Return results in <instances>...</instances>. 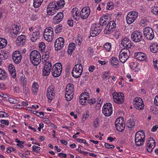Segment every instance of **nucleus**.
Masks as SVG:
<instances>
[{
	"instance_id": "obj_1",
	"label": "nucleus",
	"mask_w": 158,
	"mask_h": 158,
	"mask_svg": "<svg viewBox=\"0 0 158 158\" xmlns=\"http://www.w3.org/2000/svg\"><path fill=\"white\" fill-rule=\"evenodd\" d=\"M30 61L32 64L36 66L40 62L41 56L40 53L36 50L32 51L30 55Z\"/></svg>"
},
{
	"instance_id": "obj_2",
	"label": "nucleus",
	"mask_w": 158,
	"mask_h": 158,
	"mask_svg": "<svg viewBox=\"0 0 158 158\" xmlns=\"http://www.w3.org/2000/svg\"><path fill=\"white\" fill-rule=\"evenodd\" d=\"M145 134L142 131L137 132L135 136V143L136 146H140L142 145L144 142Z\"/></svg>"
},
{
	"instance_id": "obj_3",
	"label": "nucleus",
	"mask_w": 158,
	"mask_h": 158,
	"mask_svg": "<svg viewBox=\"0 0 158 158\" xmlns=\"http://www.w3.org/2000/svg\"><path fill=\"white\" fill-rule=\"evenodd\" d=\"M130 55V51L128 48H123L120 52L119 59L121 62L124 63L129 58Z\"/></svg>"
},
{
	"instance_id": "obj_4",
	"label": "nucleus",
	"mask_w": 158,
	"mask_h": 158,
	"mask_svg": "<svg viewBox=\"0 0 158 158\" xmlns=\"http://www.w3.org/2000/svg\"><path fill=\"white\" fill-rule=\"evenodd\" d=\"M62 69L61 64L60 63H56L53 65L52 73V75L54 77H58L61 74Z\"/></svg>"
},
{
	"instance_id": "obj_5",
	"label": "nucleus",
	"mask_w": 158,
	"mask_h": 158,
	"mask_svg": "<svg viewBox=\"0 0 158 158\" xmlns=\"http://www.w3.org/2000/svg\"><path fill=\"white\" fill-rule=\"evenodd\" d=\"M44 36L47 41L48 42L51 41L54 36L53 29L50 27L46 28L44 32Z\"/></svg>"
},
{
	"instance_id": "obj_6",
	"label": "nucleus",
	"mask_w": 158,
	"mask_h": 158,
	"mask_svg": "<svg viewBox=\"0 0 158 158\" xmlns=\"http://www.w3.org/2000/svg\"><path fill=\"white\" fill-rule=\"evenodd\" d=\"M51 2L48 6L47 8V15L48 17H52L55 14L57 11L55 5Z\"/></svg>"
},
{
	"instance_id": "obj_7",
	"label": "nucleus",
	"mask_w": 158,
	"mask_h": 158,
	"mask_svg": "<svg viewBox=\"0 0 158 158\" xmlns=\"http://www.w3.org/2000/svg\"><path fill=\"white\" fill-rule=\"evenodd\" d=\"M102 113L106 116H109L113 112L112 105L110 103L105 104L102 108Z\"/></svg>"
},
{
	"instance_id": "obj_8",
	"label": "nucleus",
	"mask_w": 158,
	"mask_h": 158,
	"mask_svg": "<svg viewBox=\"0 0 158 158\" xmlns=\"http://www.w3.org/2000/svg\"><path fill=\"white\" fill-rule=\"evenodd\" d=\"M143 35L147 39L151 40L154 37V33L153 29L149 27H146L143 30Z\"/></svg>"
},
{
	"instance_id": "obj_9",
	"label": "nucleus",
	"mask_w": 158,
	"mask_h": 158,
	"mask_svg": "<svg viewBox=\"0 0 158 158\" xmlns=\"http://www.w3.org/2000/svg\"><path fill=\"white\" fill-rule=\"evenodd\" d=\"M47 97L48 100L51 101L55 97V91L54 90V86L53 85H50L48 88L47 90Z\"/></svg>"
},
{
	"instance_id": "obj_10",
	"label": "nucleus",
	"mask_w": 158,
	"mask_h": 158,
	"mask_svg": "<svg viewBox=\"0 0 158 158\" xmlns=\"http://www.w3.org/2000/svg\"><path fill=\"white\" fill-rule=\"evenodd\" d=\"M131 38L132 40L136 42L141 41L142 39V33L139 31H134L131 35Z\"/></svg>"
},
{
	"instance_id": "obj_11",
	"label": "nucleus",
	"mask_w": 158,
	"mask_h": 158,
	"mask_svg": "<svg viewBox=\"0 0 158 158\" xmlns=\"http://www.w3.org/2000/svg\"><path fill=\"white\" fill-rule=\"evenodd\" d=\"M138 13L136 11H133L129 13L127 15V23L128 24L132 23L138 16Z\"/></svg>"
},
{
	"instance_id": "obj_12",
	"label": "nucleus",
	"mask_w": 158,
	"mask_h": 158,
	"mask_svg": "<svg viewBox=\"0 0 158 158\" xmlns=\"http://www.w3.org/2000/svg\"><path fill=\"white\" fill-rule=\"evenodd\" d=\"M134 105L136 109L139 110H143L144 107V104L142 99L139 98L137 97L134 100Z\"/></svg>"
},
{
	"instance_id": "obj_13",
	"label": "nucleus",
	"mask_w": 158,
	"mask_h": 158,
	"mask_svg": "<svg viewBox=\"0 0 158 158\" xmlns=\"http://www.w3.org/2000/svg\"><path fill=\"white\" fill-rule=\"evenodd\" d=\"M12 58L15 64L19 63L22 59V55L20 52L18 51H15L12 54Z\"/></svg>"
},
{
	"instance_id": "obj_14",
	"label": "nucleus",
	"mask_w": 158,
	"mask_h": 158,
	"mask_svg": "<svg viewBox=\"0 0 158 158\" xmlns=\"http://www.w3.org/2000/svg\"><path fill=\"white\" fill-rule=\"evenodd\" d=\"M99 26H98L96 24L95 25L92 26L90 28V33L91 36L95 37L98 35L102 30L101 28Z\"/></svg>"
},
{
	"instance_id": "obj_15",
	"label": "nucleus",
	"mask_w": 158,
	"mask_h": 158,
	"mask_svg": "<svg viewBox=\"0 0 158 158\" xmlns=\"http://www.w3.org/2000/svg\"><path fill=\"white\" fill-rule=\"evenodd\" d=\"M64 40L62 37H59L56 40L54 47L56 50H59L64 46Z\"/></svg>"
},
{
	"instance_id": "obj_16",
	"label": "nucleus",
	"mask_w": 158,
	"mask_h": 158,
	"mask_svg": "<svg viewBox=\"0 0 158 158\" xmlns=\"http://www.w3.org/2000/svg\"><path fill=\"white\" fill-rule=\"evenodd\" d=\"M52 67V63L48 62H46L44 68L43 70V75L44 76H48L51 72Z\"/></svg>"
},
{
	"instance_id": "obj_17",
	"label": "nucleus",
	"mask_w": 158,
	"mask_h": 158,
	"mask_svg": "<svg viewBox=\"0 0 158 158\" xmlns=\"http://www.w3.org/2000/svg\"><path fill=\"white\" fill-rule=\"evenodd\" d=\"M116 26V23L114 21H110L106 27V33L110 34L112 32L115 28Z\"/></svg>"
},
{
	"instance_id": "obj_18",
	"label": "nucleus",
	"mask_w": 158,
	"mask_h": 158,
	"mask_svg": "<svg viewBox=\"0 0 158 158\" xmlns=\"http://www.w3.org/2000/svg\"><path fill=\"white\" fill-rule=\"evenodd\" d=\"M89 8L88 7H84L81 10L80 16L82 19H86L90 14Z\"/></svg>"
},
{
	"instance_id": "obj_19",
	"label": "nucleus",
	"mask_w": 158,
	"mask_h": 158,
	"mask_svg": "<svg viewBox=\"0 0 158 158\" xmlns=\"http://www.w3.org/2000/svg\"><path fill=\"white\" fill-rule=\"evenodd\" d=\"M18 26L16 25L15 27H11L9 30L8 33L10 36L12 37L16 36L19 31Z\"/></svg>"
},
{
	"instance_id": "obj_20",
	"label": "nucleus",
	"mask_w": 158,
	"mask_h": 158,
	"mask_svg": "<svg viewBox=\"0 0 158 158\" xmlns=\"http://www.w3.org/2000/svg\"><path fill=\"white\" fill-rule=\"evenodd\" d=\"M121 44L125 48H124L129 49L132 46L131 41L127 38H124L122 40Z\"/></svg>"
},
{
	"instance_id": "obj_21",
	"label": "nucleus",
	"mask_w": 158,
	"mask_h": 158,
	"mask_svg": "<svg viewBox=\"0 0 158 158\" xmlns=\"http://www.w3.org/2000/svg\"><path fill=\"white\" fill-rule=\"evenodd\" d=\"M64 18V14L63 12L58 13L53 18V23L55 24H57L60 23Z\"/></svg>"
},
{
	"instance_id": "obj_22",
	"label": "nucleus",
	"mask_w": 158,
	"mask_h": 158,
	"mask_svg": "<svg viewBox=\"0 0 158 158\" xmlns=\"http://www.w3.org/2000/svg\"><path fill=\"white\" fill-rule=\"evenodd\" d=\"M35 31H33L31 33H28L30 36L31 40L33 42H35L36 40L39 39L40 35V32L38 30H35Z\"/></svg>"
},
{
	"instance_id": "obj_23",
	"label": "nucleus",
	"mask_w": 158,
	"mask_h": 158,
	"mask_svg": "<svg viewBox=\"0 0 158 158\" xmlns=\"http://www.w3.org/2000/svg\"><path fill=\"white\" fill-rule=\"evenodd\" d=\"M134 56L136 59L140 61L144 60L146 58L145 54L141 52H135Z\"/></svg>"
},
{
	"instance_id": "obj_24",
	"label": "nucleus",
	"mask_w": 158,
	"mask_h": 158,
	"mask_svg": "<svg viewBox=\"0 0 158 158\" xmlns=\"http://www.w3.org/2000/svg\"><path fill=\"white\" fill-rule=\"evenodd\" d=\"M26 41V37L24 35H21L18 37L16 41L19 45H23Z\"/></svg>"
},
{
	"instance_id": "obj_25",
	"label": "nucleus",
	"mask_w": 158,
	"mask_h": 158,
	"mask_svg": "<svg viewBox=\"0 0 158 158\" xmlns=\"http://www.w3.org/2000/svg\"><path fill=\"white\" fill-rule=\"evenodd\" d=\"M39 88L38 84L37 82L34 81L32 84L31 89L32 94L33 95H37Z\"/></svg>"
},
{
	"instance_id": "obj_26",
	"label": "nucleus",
	"mask_w": 158,
	"mask_h": 158,
	"mask_svg": "<svg viewBox=\"0 0 158 158\" xmlns=\"http://www.w3.org/2000/svg\"><path fill=\"white\" fill-rule=\"evenodd\" d=\"M53 4L55 5L56 9L58 10L63 8L64 6L65 3L64 0H60L57 2H51Z\"/></svg>"
},
{
	"instance_id": "obj_27",
	"label": "nucleus",
	"mask_w": 158,
	"mask_h": 158,
	"mask_svg": "<svg viewBox=\"0 0 158 158\" xmlns=\"http://www.w3.org/2000/svg\"><path fill=\"white\" fill-rule=\"evenodd\" d=\"M8 70L12 77L13 78H15L16 77V74L15 66L12 64H9L8 66Z\"/></svg>"
},
{
	"instance_id": "obj_28",
	"label": "nucleus",
	"mask_w": 158,
	"mask_h": 158,
	"mask_svg": "<svg viewBox=\"0 0 158 158\" xmlns=\"http://www.w3.org/2000/svg\"><path fill=\"white\" fill-rule=\"evenodd\" d=\"M72 15L74 19L76 20H78L79 19V10L78 8L75 7L73 8L72 11Z\"/></svg>"
},
{
	"instance_id": "obj_29",
	"label": "nucleus",
	"mask_w": 158,
	"mask_h": 158,
	"mask_svg": "<svg viewBox=\"0 0 158 158\" xmlns=\"http://www.w3.org/2000/svg\"><path fill=\"white\" fill-rule=\"evenodd\" d=\"M72 74L73 77L77 78L79 77V75H76L75 73H79V65L78 64H76L73 69L72 71Z\"/></svg>"
},
{
	"instance_id": "obj_30",
	"label": "nucleus",
	"mask_w": 158,
	"mask_h": 158,
	"mask_svg": "<svg viewBox=\"0 0 158 158\" xmlns=\"http://www.w3.org/2000/svg\"><path fill=\"white\" fill-rule=\"evenodd\" d=\"M135 123L133 119L130 118L128 120L127 124V127L131 130L135 126Z\"/></svg>"
},
{
	"instance_id": "obj_31",
	"label": "nucleus",
	"mask_w": 158,
	"mask_h": 158,
	"mask_svg": "<svg viewBox=\"0 0 158 158\" xmlns=\"http://www.w3.org/2000/svg\"><path fill=\"white\" fill-rule=\"evenodd\" d=\"M114 102L118 104H121L123 103L124 100V97H118L117 98H113Z\"/></svg>"
},
{
	"instance_id": "obj_32",
	"label": "nucleus",
	"mask_w": 158,
	"mask_h": 158,
	"mask_svg": "<svg viewBox=\"0 0 158 158\" xmlns=\"http://www.w3.org/2000/svg\"><path fill=\"white\" fill-rule=\"evenodd\" d=\"M73 86V85L70 84H68L66 86V91L65 92L70 93H74Z\"/></svg>"
},
{
	"instance_id": "obj_33",
	"label": "nucleus",
	"mask_w": 158,
	"mask_h": 158,
	"mask_svg": "<svg viewBox=\"0 0 158 158\" xmlns=\"http://www.w3.org/2000/svg\"><path fill=\"white\" fill-rule=\"evenodd\" d=\"M151 51L153 53H156L158 52V45L153 44L150 46Z\"/></svg>"
},
{
	"instance_id": "obj_34",
	"label": "nucleus",
	"mask_w": 158,
	"mask_h": 158,
	"mask_svg": "<svg viewBox=\"0 0 158 158\" xmlns=\"http://www.w3.org/2000/svg\"><path fill=\"white\" fill-rule=\"evenodd\" d=\"M115 126L116 130L119 131L121 132L124 129L125 124L123 123L115 125Z\"/></svg>"
},
{
	"instance_id": "obj_35",
	"label": "nucleus",
	"mask_w": 158,
	"mask_h": 158,
	"mask_svg": "<svg viewBox=\"0 0 158 158\" xmlns=\"http://www.w3.org/2000/svg\"><path fill=\"white\" fill-rule=\"evenodd\" d=\"M7 76L5 70L0 68V80L5 79Z\"/></svg>"
},
{
	"instance_id": "obj_36",
	"label": "nucleus",
	"mask_w": 158,
	"mask_h": 158,
	"mask_svg": "<svg viewBox=\"0 0 158 158\" xmlns=\"http://www.w3.org/2000/svg\"><path fill=\"white\" fill-rule=\"evenodd\" d=\"M103 50L106 52H109L111 50V45L110 43L107 42L104 45Z\"/></svg>"
},
{
	"instance_id": "obj_37",
	"label": "nucleus",
	"mask_w": 158,
	"mask_h": 158,
	"mask_svg": "<svg viewBox=\"0 0 158 158\" xmlns=\"http://www.w3.org/2000/svg\"><path fill=\"white\" fill-rule=\"evenodd\" d=\"M89 115V112L88 110H87L84 112L83 115L81 120V123H83L88 118Z\"/></svg>"
},
{
	"instance_id": "obj_38",
	"label": "nucleus",
	"mask_w": 158,
	"mask_h": 158,
	"mask_svg": "<svg viewBox=\"0 0 158 158\" xmlns=\"http://www.w3.org/2000/svg\"><path fill=\"white\" fill-rule=\"evenodd\" d=\"M7 43V41L5 39L0 38V49L5 48Z\"/></svg>"
},
{
	"instance_id": "obj_39",
	"label": "nucleus",
	"mask_w": 158,
	"mask_h": 158,
	"mask_svg": "<svg viewBox=\"0 0 158 158\" xmlns=\"http://www.w3.org/2000/svg\"><path fill=\"white\" fill-rule=\"evenodd\" d=\"M75 46V44L73 43H70L69 45L68 52L69 54H71L74 49Z\"/></svg>"
},
{
	"instance_id": "obj_40",
	"label": "nucleus",
	"mask_w": 158,
	"mask_h": 158,
	"mask_svg": "<svg viewBox=\"0 0 158 158\" xmlns=\"http://www.w3.org/2000/svg\"><path fill=\"white\" fill-rule=\"evenodd\" d=\"M44 0H34L33 5L35 8L40 7Z\"/></svg>"
},
{
	"instance_id": "obj_41",
	"label": "nucleus",
	"mask_w": 158,
	"mask_h": 158,
	"mask_svg": "<svg viewBox=\"0 0 158 158\" xmlns=\"http://www.w3.org/2000/svg\"><path fill=\"white\" fill-rule=\"evenodd\" d=\"M74 93H70L65 92V97L67 101H70L73 98Z\"/></svg>"
},
{
	"instance_id": "obj_42",
	"label": "nucleus",
	"mask_w": 158,
	"mask_h": 158,
	"mask_svg": "<svg viewBox=\"0 0 158 158\" xmlns=\"http://www.w3.org/2000/svg\"><path fill=\"white\" fill-rule=\"evenodd\" d=\"M89 93L84 92L80 95V99L83 100V98L87 99L89 98Z\"/></svg>"
},
{
	"instance_id": "obj_43",
	"label": "nucleus",
	"mask_w": 158,
	"mask_h": 158,
	"mask_svg": "<svg viewBox=\"0 0 158 158\" xmlns=\"http://www.w3.org/2000/svg\"><path fill=\"white\" fill-rule=\"evenodd\" d=\"M21 84L23 87H25L26 85H27V81L26 80L25 76L24 75L22 76L20 79Z\"/></svg>"
},
{
	"instance_id": "obj_44",
	"label": "nucleus",
	"mask_w": 158,
	"mask_h": 158,
	"mask_svg": "<svg viewBox=\"0 0 158 158\" xmlns=\"http://www.w3.org/2000/svg\"><path fill=\"white\" fill-rule=\"evenodd\" d=\"M147 144L148 146L152 145L153 147H155V141L152 138H150L149 139L148 141L147 142Z\"/></svg>"
},
{
	"instance_id": "obj_45",
	"label": "nucleus",
	"mask_w": 158,
	"mask_h": 158,
	"mask_svg": "<svg viewBox=\"0 0 158 158\" xmlns=\"http://www.w3.org/2000/svg\"><path fill=\"white\" fill-rule=\"evenodd\" d=\"M111 61V64L112 66H117L118 64V60L117 58L112 57Z\"/></svg>"
},
{
	"instance_id": "obj_46",
	"label": "nucleus",
	"mask_w": 158,
	"mask_h": 158,
	"mask_svg": "<svg viewBox=\"0 0 158 158\" xmlns=\"http://www.w3.org/2000/svg\"><path fill=\"white\" fill-rule=\"evenodd\" d=\"M8 57V54L7 53L3 52H1L0 53V59L1 60L6 59Z\"/></svg>"
},
{
	"instance_id": "obj_47",
	"label": "nucleus",
	"mask_w": 158,
	"mask_h": 158,
	"mask_svg": "<svg viewBox=\"0 0 158 158\" xmlns=\"http://www.w3.org/2000/svg\"><path fill=\"white\" fill-rule=\"evenodd\" d=\"M124 122V118L122 117H119L116 120L115 122V124L117 125L118 124L123 123Z\"/></svg>"
},
{
	"instance_id": "obj_48",
	"label": "nucleus",
	"mask_w": 158,
	"mask_h": 158,
	"mask_svg": "<svg viewBox=\"0 0 158 158\" xmlns=\"http://www.w3.org/2000/svg\"><path fill=\"white\" fill-rule=\"evenodd\" d=\"M32 113L40 118L44 117V113L43 112H38L34 110L32 111Z\"/></svg>"
},
{
	"instance_id": "obj_49",
	"label": "nucleus",
	"mask_w": 158,
	"mask_h": 158,
	"mask_svg": "<svg viewBox=\"0 0 158 158\" xmlns=\"http://www.w3.org/2000/svg\"><path fill=\"white\" fill-rule=\"evenodd\" d=\"M112 95L113 96V98H117L118 97H121V96H122V97H124V94L123 93H122L117 92H115L114 93H113Z\"/></svg>"
},
{
	"instance_id": "obj_50",
	"label": "nucleus",
	"mask_w": 158,
	"mask_h": 158,
	"mask_svg": "<svg viewBox=\"0 0 158 158\" xmlns=\"http://www.w3.org/2000/svg\"><path fill=\"white\" fill-rule=\"evenodd\" d=\"M39 47L42 52H43L44 51L45 48V44L43 42H41L39 43Z\"/></svg>"
},
{
	"instance_id": "obj_51",
	"label": "nucleus",
	"mask_w": 158,
	"mask_h": 158,
	"mask_svg": "<svg viewBox=\"0 0 158 158\" xmlns=\"http://www.w3.org/2000/svg\"><path fill=\"white\" fill-rule=\"evenodd\" d=\"M42 58L44 59V60L46 62L47 61V59L49 57V53L48 52L44 53L42 56Z\"/></svg>"
},
{
	"instance_id": "obj_52",
	"label": "nucleus",
	"mask_w": 158,
	"mask_h": 158,
	"mask_svg": "<svg viewBox=\"0 0 158 158\" xmlns=\"http://www.w3.org/2000/svg\"><path fill=\"white\" fill-rule=\"evenodd\" d=\"M66 72L69 73L71 69V64L69 63H67L65 65Z\"/></svg>"
},
{
	"instance_id": "obj_53",
	"label": "nucleus",
	"mask_w": 158,
	"mask_h": 158,
	"mask_svg": "<svg viewBox=\"0 0 158 158\" xmlns=\"http://www.w3.org/2000/svg\"><path fill=\"white\" fill-rule=\"evenodd\" d=\"M40 149V147L35 146L33 145L32 146V150L33 151L36 152H38Z\"/></svg>"
},
{
	"instance_id": "obj_54",
	"label": "nucleus",
	"mask_w": 158,
	"mask_h": 158,
	"mask_svg": "<svg viewBox=\"0 0 158 158\" xmlns=\"http://www.w3.org/2000/svg\"><path fill=\"white\" fill-rule=\"evenodd\" d=\"M62 29L61 25H59L57 26L55 29L56 33H57L60 32L62 31Z\"/></svg>"
},
{
	"instance_id": "obj_55",
	"label": "nucleus",
	"mask_w": 158,
	"mask_h": 158,
	"mask_svg": "<svg viewBox=\"0 0 158 158\" xmlns=\"http://www.w3.org/2000/svg\"><path fill=\"white\" fill-rule=\"evenodd\" d=\"M149 144L148 145V144L147 143V150L149 152H151L152 151L154 147L152 148V145H150L148 146Z\"/></svg>"
},
{
	"instance_id": "obj_56",
	"label": "nucleus",
	"mask_w": 158,
	"mask_h": 158,
	"mask_svg": "<svg viewBox=\"0 0 158 158\" xmlns=\"http://www.w3.org/2000/svg\"><path fill=\"white\" fill-rule=\"evenodd\" d=\"M152 12L153 14L158 15V7H154L152 10Z\"/></svg>"
},
{
	"instance_id": "obj_57",
	"label": "nucleus",
	"mask_w": 158,
	"mask_h": 158,
	"mask_svg": "<svg viewBox=\"0 0 158 158\" xmlns=\"http://www.w3.org/2000/svg\"><path fill=\"white\" fill-rule=\"evenodd\" d=\"M8 114L2 111H0V118H5L8 117Z\"/></svg>"
},
{
	"instance_id": "obj_58",
	"label": "nucleus",
	"mask_w": 158,
	"mask_h": 158,
	"mask_svg": "<svg viewBox=\"0 0 158 158\" xmlns=\"http://www.w3.org/2000/svg\"><path fill=\"white\" fill-rule=\"evenodd\" d=\"M104 146L106 148L108 149L113 148H114V146L113 145H110L109 143H105Z\"/></svg>"
},
{
	"instance_id": "obj_59",
	"label": "nucleus",
	"mask_w": 158,
	"mask_h": 158,
	"mask_svg": "<svg viewBox=\"0 0 158 158\" xmlns=\"http://www.w3.org/2000/svg\"><path fill=\"white\" fill-rule=\"evenodd\" d=\"M110 76L108 77V75L106 74V72L102 74V77L104 79H109Z\"/></svg>"
},
{
	"instance_id": "obj_60",
	"label": "nucleus",
	"mask_w": 158,
	"mask_h": 158,
	"mask_svg": "<svg viewBox=\"0 0 158 158\" xmlns=\"http://www.w3.org/2000/svg\"><path fill=\"white\" fill-rule=\"evenodd\" d=\"M88 53L89 55H91L94 53L93 48L91 47H89L88 48L87 50Z\"/></svg>"
},
{
	"instance_id": "obj_61",
	"label": "nucleus",
	"mask_w": 158,
	"mask_h": 158,
	"mask_svg": "<svg viewBox=\"0 0 158 158\" xmlns=\"http://www.w3.org/2000/svg\"><path fill=\"white\" fill-rule=\"evenodd\" d=\"M0 122L1 123L5 124L7 126L8 125L9 123V122L8 120H5L3 119L1 120Z\"/></svg>"
},
{
	"instance_id": "obj_62",
	"label": "nucleus",
	"mask_w": 158,
	"mask_h": 158,
	"mask_svg": "<svg viewBox=\"0 0 158 158\" xmlns=\"http://www.w3.org/2000/svg\"><path fill=\"white\" fill-rule=\"evenodd\" d=\"M96 102L95 98H93L89 100V103L90 104H94Z\"/></svg>"
},
{
	"instance_id": "obj_63",
	"label": "nucleus",
	"mask_w": 158,
	"mask_h": 158,
	"mask_svg": "<svg viewBox=\"0 0 158 158\" xmlns=\"http://www.w3.org/2000/svg\"><path fill=\"white\" fill-rule=\"evenodd\" d=\"M98 125V119H96L93 122V126L95 128H97Z\"/></svg>"
},
{
	"instance_id": "obj_64",
	"label": "nucleus",
	"mask_w": 158,
	"mask_h": 158,
	"mask_svg": "<svg viewBox=\"0 0 158 158\" xmlns=\"http://www.w3.org/2000/svg\"><path fill=\"white\" fill-rule=\"evenodd\" d=\"M153 64L154 68L158 69V60L154 61Z\"/></svg>"
}]
</instances>
